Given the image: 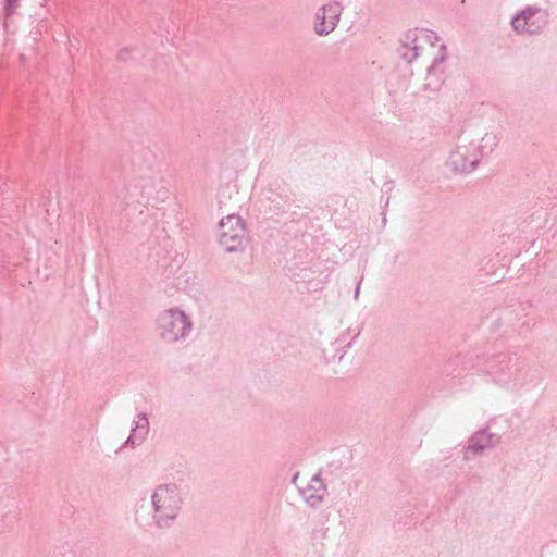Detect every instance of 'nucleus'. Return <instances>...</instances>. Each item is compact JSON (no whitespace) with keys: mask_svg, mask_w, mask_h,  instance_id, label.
Segmentation results:
<instances>
[{"mask_svg":"<svg viewBox=\"0 0 557 557\" xmlns=\"http://www.w3.org/2000/svg\"><path fill=\"white\" fill-rule=\"evenodd\" d=\"M219 243L227 252L243 251L247 232L245 222L238 214H230L219 223Z\"/></svg>","mask_w":557,"mask_h":557,"instance_id":"obj_5","label":"nucleus"},{"mask_svg":"<svg viewBox=\"0 0 557 557\" xmlns=\"http://www.w3.org/2000/svg\"><path fill=\"white\" fill-rule=\"evenodd\" d=\"M132 441H133V436H129V437L127 438V442H126V443H129V442H132Z\"/></svg>","mask_w":557,"mask_h":557,"instance_id":"obj_13","label":"nucleus"},{"mask_svg":"<svg viewBox=\"0 0 557 557\" xmlns=\"http://www.w3.org/2000/svg\"><path fill=\"white\" fill-rule=\"evenodd\" d=\"M498 146V136L485 132L481 136L462 135L449 150L446 166L456 174H469L478 169L482 159Z\"/></svg>","mask_w":557,"mask_h":557,"instance_id":"obj_1","label":"nucleus"},{"mask_svg":"<svg viewBox=\"0 0 557 557\" xmlns=\"http://www.w3.org/2000/svg\"><path fill=\"white\" fill-rule=\"evenodd\" d=\"M149 422L145 413H140L136 417L135 420V428L133 429V432L136 430H140L144 434L148 432Z\"/></svg>","mask_w":557,"mask_h":557,"instance_id":"obj_10","label":"nucleus"},{"mask_svg":"<svg viewBox=\"0 0 557 557\" xmlns=\"http://www.w3.org/2000/svg\"><path fill=\"white\" fill-rule=\"evenodd\" d=\"M400 54L409 63L421 59L429 74L437 75L443 72L441 66L447 59V49L433 32L413 30L406 35Z\"/></svg>","mask_w":557,"mask_h":557,"instance_id":"obj_2","label":"nucleus"},{"mask_svg":"<svg viewBox=\"0 0 557 557\" xmlns=\"http://www.w3.org/2000/svg\"><path fill=\"white\" fill-rule=\"evenodd\" d=\"M497 443V438L494 434L480 430L475 432L469 440L468 446L465 449V459H473L476 455L491 449Z\"/></svg>","mask_w":557,"mask_h":557,"instance_id":"obj_9","label":"nucleus"},{"mask_svg":"<svg viewBox=\"0 0 557 557\" xmlns=\"http://www.w3.org/2000/svg\"><path fill=\"white\" fill-rule=\"evenodd\" d=\"M294 484H296L299 495L302 500L310 507H319L327 494V485L321 476V472L314 473L309 479H300L297 473L293 478Z\"/></svg>","mask_w":557,"mask_h":557,"instance_id":"obj_7","label":"nucleus"},{"mask_svg":"<svg viewBox=\"0 0 557 557\" xmlns=\"http://www.w3.org/2000/svg\"><path fill=\"white\" fill-rule=\"evenodd\" d=\"M193 327L188 315L178 308H170L159 313L157 329L160 337L168 343L184 338Z\"/></svg>","mask_w":557,"mask_h":557,"instance_id":"obj_4","label":"nucleus"},{"mask_svg":"<svg viewBox=\"0 0 557 557\" xmlns=\"http://www.w3.org/2000/svg\"><path fill=\"white\" fill-rule=\"evenodd\" d=\"M344 5L337 0H330L322 4L314 13L312 28L318 36H327L333 33L341 22Z\"/></svg>","mask_w":557,"mask_h":557,"instance_id":"obj_6","label":"nucleus"},{"mask_svg":"<svg viewBox=\"0 0 557 557\" xmlns=\"http://www.w3.org/2000/svg\"><path fill=\"white\" fill-rule=\"evenodd\" d=\"M359 294V285L357 286V289H356V297L358 296Z\"/></svg>","mask_w":557,"mask_h":557,"instance_id":"obj_12","label":"nucleus"},{"mask_svg":"<svg viewBox=\"0 0 557 557\" xmlns=\"http://www.w3.org/2000/svg\"><path fill=\"white\" fill-rule=\"evenodd\" d=\"M153 519L163 528L171 525L183 506V495L175 484H161L151 495Z\"/></svg>","mask_w":557,"mask_h":557,"instance_id":"obj_3","label":"nucleus"},{"mask_svg":"<svg viewBox=\"0 0 557 557\" xmlns=\"http://www.w3.org/2000/svg\"><path fill=\"white\" fill-rule=\"evenodd\" d=\"M548 22V14L539 7H528L511 20L513 29L519 34H535L542 30Z\"/></svg>","mask_w":557,"mask_h":557,"instance_id":"obj_8","label":"nucleus"},{"mask_svg":"<svg viewBox=\"0 0 557 557\" xmlns=\"http://www.w3.org/2000/svg\"><path fill=\"white\" fill-rule=\"evenodd\" d=\"M17 1L18 0H8V5H7L8 14H12L14 12Z\"/></svg>","mask_w":557,"mask_h":557,"instance_id":"obj_11","label":"nucleus"}]
</instances>
